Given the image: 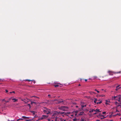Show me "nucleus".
Listing matches in <instances>:
<instances>
[{
    "label": "nucleus",
    "instance_id": "nucleus-1",
    "mask_svg": "<svg viewBox=\"0 0 121 121\" xmlns=\"http://www.w3.org/2000/svg\"><path fill=\"white\" fill-rule=\"evenodd\" d=\"M43 108L45 109H43V112L45 113H46L47 114H49L50 113V109L46 107H44Z\"/></svg>",
    "mask_w": 121,
    "mask_h": 121
},
{
    "label": "nucleus",
    "instance_id": "nucleus-2",
    "mask_svg": "<svg viewBox=\"0 0 121 121\" xmlns=\"http://www.w3.org/2000/svg\"><path fill=\"white\" fill-rule=\"evenodd\" d=\"M68 108L67 107L65 106H62L58 108L59 109L64 111H65L66 110L68 109Z\"/></svg>",
    "mask_w": 121,
    "mask_h": 121
},
{
    "label": "nucleus",
    "instance_id": "nucleus-3",
    "mask_svg": "<svg viewBox=\"0 0 121 121\" xmlns=\"http://www.w3.org/2000/svg\"><path fill=\"white\" fill-rule=\"evenodd\" d=\"M53 101L54 102L56 101V102H55L56 103V104H59L60 103H62L63 102V101H60L59 100H58L57 99H54Z\"/></svg>",
    "mask_w": 121,
    "mask_h": 121
},
{
    "label": "nucleus",
    "instance_id": "nucleus-4",
    "mask_svg": "<svg viewBox=\"0 0 121 121\" xmlns=\"http://www.w3.org/2000/svg\"><path fill=\"white\" fill-rule=\"evenodd\" d=\"M21 100L22 101L24 102L25 103H27L29 101V99L27 98L24 99H21Z\"/></svg>",
    "mask_w": 121,
    "mask_h": 121
},
{
    "label": "nucleus",
    "instance_id": "nucleus-5",
    "mask_svg": "<svg viewBox=\"0 0 121 121\" xmlns=\"http://www.w3.org/2000/svg\"><path fill=\"white\" fill-rule=\"evenodd\" d=\"M48 116H46L44 115H43L42 116V117L40 118L41 120L43 119H45L48 117Z\"/></svg>",
    "mask_w": 121,
    "mask_h": 121
},
{
    "label": "nucleus",
    "instance_id": "nucleus-6",
    "mask_svg": "<svg viewBox=\"0 0 121 121\" xmlns=\"http://www.w3.org/2000/svg\"><path fill=\"white\" fill-rule=\"evenodd\" d=\"M112 97V100L115 99L116 100H117V99H118V96H114V97Z\"/></svg>",
    "mask_w": 121,
    "mask_h": 121
},
{
    "label": "nucleus",
    "instance_id": "nucleus-7",
    "mask_svg": "<svg viewBox=\"0 0 121 121\" xmlns=\"http://www.w3.org/2000/svg\"><path fill=\"white\" fill-rule=\"evenodd\" d=\"M58 113L59 114H64V115H66L67 113L68 114L69 113L68 112H67V113H65L64 112H58Z\"/></svg>",
    "mask_w": 121,
    "mask_h": 121
},
{
    "label": "nucleus",
    "instance_id": "nucleus-8",
    "mask_svg": "<svg viewBox=\"0 0 121 121\" xmlns=\"http://www.w3.org/2000/svg\"><path fill=\"white\" fill-rule=\"evenodd\" d=\"M112 72L109 70L108 71V73H109V75H113V74L112 73Z\"/></svg>",
    "mask_w": 121,
    "mask_h": 121
},
{
    "label": "nucleus",
    "instance_id": "nucleus-9",
    "mask_svg": "<svg viewBox=\"0 0 121 121\" xmlns=\"http://www.w3.org/2000/svg\"><path fill=\"white\" fill-rule=\"evenodd\" d=\"M12 100L14 102H17L18 101V99H12Z\"/></svg>",
    "mask_w": 121,
    "mask_h": 121
},
{
    "label": "nucleus",
    "instance_id": "nucleus-10",
    "mask_svg": "<svg viewBox=\"0 0 121 121\" xmlns=\"http://www.w3.org/2000/svg\"><path fill=\"white\" fill-rule=\"evenodd\" d=\"M103 116V115H100V116H101L103 117H102V118H101V120L103 119H104V118L106 117H104V116Z\"/></svg>",
    "mask_w": 121,
    "mask_h": 121
},
{
    "label": "nucleus",
    "instance_id": "nucleus-11",
    "mask_svg": "<svg viewBox=\"0 0 121 121\" xmlns=\"http://www.w3.org/2000/svg\"><path fill=\"white\" fill-rule=\"evenodd\" d=\"M56 113L53 114L52 115V118H54V117H55V116H56Z\"/></svg>",
    "mask_w": 121,
    "mask_h": 121
},
{
    "label": "nucleus",
    "instance_id": "nucleus-12",
    "mask_svg": "<svg viewBox=\"0 0 121 121\" xmlns=\"http://www.w3.org/2000/svg\"><path fill=\"white\" fill-rule=\"evenodd\" d=\"M97 78V77L96 76H93L92 77V78L93 79H96Z\"/></svg>",
    "mask_w": 121,
    "mask_h": 121
},
{
    "label": "nucleus",
    "instance_id": "nucleus-13",
    "mask_svg": "<svg viewBox=\"0 0 121 121\" xmlns=\"http://www.w3.org/2000/svg\"><path fill=\"white\" fill-rule=\"evenodd\" d=\"M95 111L96 112H100V111L99 110V109H96L95 110Z\"/></svg>",
    "mask_w": 121,
    "mask_h": 121
},
{
    "label": "nucleus",
    "instance_id": "nucleus-14",
    "mask_svg": "<svg viewBox=\"0 0 121 121\" xmlns=\"http://www.w3.org/2000/svg\"><path fill=\"white\" fill-rule=\"evenodd\" d=\"M22 118H24V119L28 118H29V117H26V116H22Z\"/></svg>",
    "mask_w": 121,
    "mask_h": 121
},
{
    "label": "nucleus",
    "instance_id": "nucleus-15",
    "mask_svg": "<svg viewBox=\"0 0 121 121\" xmlns=\"http://www.w3.org/2000/svg\"><path fill=\"white\" fill-rule=\"evenodd\" d=\"M84 113L83 112H80V113L79 114V115H82Z\"/></svg>",
    "mask_w": 121,
    "mask_h": 121
},
{
    "label": "nucleus",
    "instance_id": "nucleus-16",
    "mask_svg": "<svg viewBox=\"0 0 121 121\" xmlns=\"http://www.w3.org/2000/svg\"><path fill=\"white\" fill-rule=\"evenodd\" d=\"M95 110H94L93 109H92L91 111H89V112L90 113H91L92 112H93L94 111H95Z\"/></svg>",
    "mask_w": 121,
    "mask_h": 121
},
{
    "label": "nucleus",
    "instance_id": "nucleus-17",
    "mask_svg": "<svg viewBox=\"0 0 121 121\" xmlns=\"http://www.w3.org/2000/svg\"><path fill=\"white\" fill-rule=\"evenodd\" d=\"M36 104V103L34 102L31 101V104Z\"/></svg>",
    "mask_w": 121,
    "mask_h": 121
},
{
    "label": "nucleus",
    "instance_id": "nucleus-18",
    "mask_svg": "<svg viewBox=\"0 0 121 121\" xmlns=\"http://www.w3.org/2000/svg\"><path fill=\"white\" fill-rule=\"evenodd\" d=\"M32 113H33V114L34 115L35 114V112L33 111H30Z\"/></svg>",
    "mask_w": 121,
    "mask_h": 121
},
{
    "label": "nucleus",
    "instance_id": "nucleus-19",
    "mask_svg": "<svg viewBox=\"0 0 121 121\" xmlns=\"http://www.w3.org/2000/svg\"><path fill=\"white\" fill-rule=\"evenodd\" d=\"M102 102L101 101H100L99 102H97V104H100Z\"/></svg>",
    "mask_w": 121,
    "mask_h": 121
},
{
    "label": "nucleus",
    "instance_id": "nucleus-20",
    "mask_svg": "<svg viewBox=\"0 0 121 121\" xmlns=\"http://www.w3.org/2000/svg\"><path fill=\"white\" fill-rule=\"evenodd\" d=\"M27 105L29 106V108H31V106H30V104H27Z\"/></svg>",
    "mask_w": 121,
    "mask_h": 121
},
{
    "label": "nucleus",
    "instance_id": "nucleus-21",
    "mask_svg": "<svg viewBox=\"0 0 121 121\" xmlns=\"http://www.w3.org/2000/svg\"><path fill=\"white\" fill-rule=\"evenodd\" d=\"M59 86V85H58V84H56V85H55L54 86L55 87H57Z\"/></svg>",
    "mask_w": 121,
    "mask_h": 121
},
{
    "label": "nucleus",
    "instance_id": "nucleus-22",
    "mask_svg": "<svg viewBox=\"0 0 121 121\" xmlns=\"http://www.w3.org/2000/svg\"><path fill=\"white\" fill-rule=\"evenodd\" d=\"M77 120V119L76 118H73V121H76Z\"/></svg>",
    "mask_w": 121,
    "mask_h": 121
},
{
    "label": "nucleus",
    "instance_id": "nucleus-23",
    "mask_svg": "<svg viewBox=\"0 0 121 121\" xmlns=\"http://www.w3.org/2000/svg\"><path fill=\"white\" fill-rule=\"evenodd\" d=\"M118 99H121V96L119 95L118 96Z\"/></svg>",
    "mask_w": 121,
    "mask_h": 121
},
{
    "label": "nucleus",
    "instance_id": "nucleus-24",
    "mask_svg": "<svg viewBox=\"0 0 121 121\" xmlns=\"http://www.w3.org/2000/svg\"><path fill=\"white\" fill-rule=\"evenodd\" d=\"M115 104L116 105H117V104H119V103H118L117 102H115Z\"/></svg>",
    "mask_w": 121,
    "mask_h": 121
},
{
    "label": "nucleus",
    "instance_id": "nucleus-25",
    "mask_svg": "<svg viewBox=\"0 0 121 121\" xmlns=\"http://www.w3.org/2000/svg\"><path fill=\"white\" fill-rule=\"evenodd\" d=\"M96 100H97V99H95L94 101V103H96Z\"/></svg>",
    "mask_w": 121,
    "mask_h": 121
},
{
    "label": "nucleus",
    "instance_id": "nucleus-26",
    "mask_svg": "<svg viewBox=\"0 0 121 121\" xmlns=\"http://www.w3.org/2000/svg\"><path fill=\"white\" fill-rule=\"evenodd\" d=\"M95 91H96L98 93H99V91L97 90L96 89H95Z\"/></svg>",
    "mask_w": 121,
    "mask_h": 121
},
{
    "label": "nucleus",
    "instance_id": "nucleus-27",
    "mask_svg": "<svg viewBox=\"0 0 121 121\" xmlns=\"http://www.w3.org/2000/svg\"><path fill=\"white\" fill-rule=\"evenodd\" d=\"M121 99H117V101H118V102H121Z\"/></svg>",
    "mask_w": 121,
    "mask_h": 121
},
{
    "label": "nucleus",
    "instance_id": "nucleus-28",
    "mask_svg": "<svg viewBox=\"0 0 121 121\" xmlns=\"http://www.w3.org/2000/svg\"><path fill=\"white\" fill-rule=\"evenodd\" d=\"M80 121H84V119H82V118H81V120H80Z\"/></svg>",
    "mask_w": 121,
    "mask_h": 121
},
{
    "label": "nucleus",
    "instance_id": "nucleus-29",
    "mask_svg": "<svg viewBox=\"0 0 121 121\" xmlns=\"http://www.w3.org/2000/svg\"><path fill=\"white\" fill-rule=\"evenodd\" d=\"M82 108H83L84 107H86V105H82Z\"/></svg>",
    "mask_w": 121,
    "mask_h": 121
},
{
    "label": "nucleus",
    "instance_id": "nucleus-30",
    "mask_svg": "<svg viewBox=\"0 0 121 121\" xmlns=\"http://www.w3.org/2000/svg\"><path fill=\"white\" fill-rule=\"evenodd\" d=\"M120 89H119V88H116L115 89V90L116 91H117L118 90Z\"/></svg>",
    "mask_w": 121,
    "mask_h": 121
},
{
    "label": "nucleus",
    "instance_id": "nucleus-31",
    "mask_svg": "<svg viewBox=\"0 0 121 121\" xmlns=\"http://www.w3.org/2000/svg\"><path fill=\"white\" fill-rule=\"evenodd\" d=\"M23 119H21V118H20V119H18L17 120V121H19V120H23Z\"/></svg>",
    "mask_w": 121,
    "mask_h": 121
},
{
    "label": "nucleus",
    "instance_id": "nucleus-32",
    "mask_svg": "<svg viewBox=\"0 0 121 121\" xmlns=\"http://www.w3.org/2000/svg\"><path fill=\"white\" fill-rule=\"evenodd\" d=\"M120 85H118L116 87V88H118V87H119V86H120Z\"/></svg>",
    "mask_w": 121,
    "mask_h": 121
},
{
    "label": "nucleus",
    "instance_id": "nucleus-33",
    "mask_svg": "<svg viewBox=\"0 0 121 121\" xmlns=\"http://www.w3.org/2000/svg\"><path fill=\"white\" fill-rule=\"evenodd\" d=\"M106 102L105 104H108L107 103V102H108V101L107 100H106Z\"/></svg>",
    "mask_w": 121,
    "mask_h": 121
},
{
    "label": "nucleus",
    "instance_id": "nucleus-34",
    "mask_svg": "<svg viewBox=\"0 0 121 121\" xmlns=\"http://www.w3.org/2000/svg\"><path fill=\"white\" fill-rule=\"evenodd\" d=\"M26 81H28L29 82H30V81H32V80H28V79H27L26 80Z\"/></svg>",
    "mask_w": 121,
    "mask_h": 121
},
{
    "label": "nucleus",
    "instance_id": "nucleus-35",
    "mask_svg": "<svg viewBox=\"0 0 121 121\" xmlns=\"http://www.w3.org/2000/svg\"><path fill=\"white\" fill-rule=\"evenodd\" d=\"M102 114H105L106 113V112H103L102 113Z\"/></svg>",
    "mask_w": 121,
    "mask_h": 121
},
{
    "label": "nucleus",
    "instance_id": "nucleus-36",
    "mask_svg": "<svg viewBox=\"0 0 121 121\" xmlns=\"http://www.w3.org/2000/svg\"><path fill=\"white\" fill-rule=\"evenodd\" d=\"M5 91L6 93H7L8 91L7 90H5Z\"/></svg>",
    "mask_w": 121,
    "mask_h": 121
},
{
    "label": "nucleus",
    "instance_id": "nucleus-37",
    "mask_svg": "<svg viewBox=\"0 0 121 121\" xmlns=\"http://www.w3.org/2000/svg\"><path fill=\"white\" fill-rule=\"evenodd\" d=\"M119 106L120 107V108H121V106L120 105H118L117 106V107H119Z\"/></svg>",
    "mask_w": 121,
    "mask_h": 121
},
{
    "label": "nucleus",
    "instance_id": "nucleus-38",
    "mask_svg": "<svg viewBox=\"0 0 121 121\" xmlns=\"http://www.w3.org/2000/svg\"><path fill=\"white\" fill-rule=\"evenodd\" d=\"M60 121H66V120H60Z\"/></svg>",
    "mask_w": 121,
    "mask_h": 121
},
{
    "label": "nucleus",
    "instance_id": "nucleus-39",
    "mask_svg": "<svg viewBox=\"0 0 121 121\" xmlns=\"http://www.w3.org/2000/svg\"><path fill=\"white\" fill-rule=\"evenodd\" d=\"M90 93L91 94H92V93H94V92H90Z\"/></svg>",
    "mask_w": 121,
    "mask_h": 121
},
{
    "label": "nucleus",
    "instance_id": "nucleus-40",
    "mask_svg": "<svg viewBox=\"0 0 121 121\" xmlns=\"http://www.w3.org/2000/svg\"><path fill=\"white\" fill-rule=\"evenodd\" d=\"M9 101H5V102L6 103L8 102H9Z\"/></svg>",
    "mask_w": 121,
    "mask_h": 121
},
{
    "label": "nucleus",
    "instance_id": "nucleus-41",
    "mask_svg": "<svg viewBox=\"0 0 121 121\" xmlns=\"http://www.w3.org/2000/svg\"><path fill=\"white\" fill-rule=\"evenodd\" d=\"M12 92V93H14V94H15V91H13Z\"/></svg>",
    "mask_w": 121,
    "mask_h": 121
},
{
    "label": "nucleus",
    "instance_id": "nucleus-42",
    "mask_svg": "<svg viewBox=\"0 0 121 121\" xmlns=\"http://www.w3.org/2000/svg\"><path fill=\"white\" fill-rule=\"evenodd\" d=\"M36 97V96H31V97Z\"/></svg>",
    "mask_w": 121,
    "mask_h": 121
},
{
    "label": "nucleus",
    "instance_id": "nucleus-43",
    "mask_svg": "<svg viewBox=\"0 0 121 121\" xmlns=\"http://www.w3.org/2000/svg\"><path fill=\"white\" fill-rule=\"evenodd\" d=\"M121 71H119V72H117V73H121Z\"/></svg>",
    "mask_w": 121,
    "mask_h": 121
},
{
    "label": "nucleus",
    "instance_id": "nucleus-44",
    "mask_svg": "<svg viewBox=\"0 0 121 121\" xmlns=\"http://www.w3.org/2000/svg\"><path fill=\"white\" fill-rule=\"evenodd\" d=\"M48 97H50V96H51V95H49H49H48Z\"/></svg>",
    "mask_w": 121,
    "mask_h": 121
},
{
    "label": "nucleus",
    "instance_id": "nucleus-45",
    "mask_svg": "<svg viewBox=\"0 0 121 121\" xmlns=\"http://www.w3.org/2000/svg\"><path fill=\"white\" fill-rule=\"evenodd\" d=\"M97 114V113L96 112H95L93 114Z\"/></svg>",
    "mask_w": 121,
    "mask_h": 121
},
{
    "label": "nucleus",
    "instance_id": "nucleus-46",
    "mask_svg": "<svg viewBox=\"0 0 121 121\" xmlns=\"http://www.w3.org/2000/svg\"><path fill=\"white\" fill-rule=\"evenodd\" d=\"M87 81V80L86 79H85V81H86V82Z\"/></svg>",
    "mask_w": 121,
    "mask_h": 121
},
{
    "label": "nucleus",
    "instance_id": "nucleus-47",
    "mask_svg": "<svg viewBox=\"0 0 121 121\" xmlns=\"http://www.w3.org/2000/svg\"><path fill=\"white\" fill-rule=\"evenodd\" d=\"M5 101L4 99H3L2 100V101Z\"/></svg>",
    "mask_w": 121,
    "mask_h": 121
},
{
    "label": "nucleus",
    "instance_id": "nucleus-48",
    "mask_svg": "<svg viewBox=\"0 0 121 121\" xmlns=\"http://www.w3.org/2000/svg\"><path fill=\"white\" fill-rule=\"evenodd\" d=\"M119 89H121V87H119Z\"/></svg>",
    "mask_w": 121,
    "mask_h": 121
},
{
    "label": "nucleus",
    "instance_id": "nucleus-49",
    "mask_svg": "<svg viewBox=\"0 0 121 121\" xmlns=\"http://www.w3.org/2000/svg\"><path fill=\"white\" fill-rule=\"evenodd\" d=\"M36 98H38V99H39V97H36Z\"/></svg>",
    "mask_w": 121,
    "mask_h": 121
},
{
    "label": "nucleus",
    "instance_id": "nucleus-50",
    "mask_svg": "<svg viewBox=\"0 0 121 121\" xmlns=\"http://www.w3.org/2000/svg\"><path fill=\"white\" fill-rule=\"evenodd\" d=\"M116 112H119V111H118V110L117 109L116 110Z\"/></svg>",
    "mask_w": 121,
    "mask_h": 121
},
{
    "label": "nucleus",
    "instance_id": "nucleus-51",
    "mask_svg": "<svg viewBox=\"0 0 121 121\" xmlns=\"http://www.w3.org/2000/svg\"><path fill=\"white\" fill-rule=\"evenodd\" d=\"M113 121V120H110L109 121Z\"/></svg>",
    "mask_w": 121,
    "mask_h": 121
},
{
    "label": "nucleus",
    "instance_id": "nucleus-52",
    "mask_svg": "<svg viewBox=\"0 0 121 121\" xmlns=\"http://www.w3.org/2000/svg\"><path fill=\"white\" fill-rule=\"evenodd\" d=\"M12 93V92H10V94H11Z\"/></svg>",
    "mask_w": 121,
    "mask_h": 121
},
{
    "label": "nucleus",
    "instance_id": "nucleus-53",
    "mask_svg": "<svg viewBox=\"0 0 121 121\" xmlns=\"http://www.w3.org/2000/svg\"><path fill=\"white\" fill-rule=\"evenodd\" d=\"M48 121H50V120L49 119H48Z\"/></svg>",
    "mask_w": 121,
    "mask_h": 121
},
{
    "label": "nucleus",
    "instance_id": "nucleus-54",
    "mask_svg": "<svg viewBox=\"0 0 121 121\" xmlns=\"http://www.w3.org/2000/svg\"><path fill=\"white\" fill-rule=\"evenodd\" d=\"M30 120H26V121H29Z\"/></svg>",
    "mask_w": 121,
    "mask_h": 121
},
{
    "label": "nucleus",
    "instance_id": "nucleus-55",
    "mask_svg": "<svg viewBox=\"0 0 121 121\" xmlns=\"http://www.w3.org/2000/svg\"><path fill=\"white\" fill-rule=\"evenodd\" d=\"M78 86H80V84H79V85H78Z\"/></svg>",
    "mask_w": 121,
    "mask_h": 121
},
{
    "label": "nucleus",
    "instance_id": "nucleus-56",
    "mask_svg": "<svg viewBox=\"0 0 121 121\" xmlns=\"http://www.w3.org/2000/svg\"><path fill=\"white\" fill-rule=\"evenodd\" d=\"M76 107H77V108H78V106H76Z\"/></svg>",
    "mask_w": 121,
    "mask_h": 121
},
{
    "label": "nucleus",
    "instance_id": "nucleus-57",
    "mask_svg": "<svg viewBox=\"0 0 121 121\" xmlns=\"http://www.w3.org/2000/svg\"><path fill=\"white\" fill-rule=\"evenodd\" d=\"M19 98L21 99H22L20 97Z\"/></svg>",
    "mask_w": 121,
    "mask_h": 121
},
{
    "label": "nucleus",
    "instance_id": "nucleus-58",
    "mask_svg": "<svg viewBox=\"0 0 121 121\" xmlns=\"http://www.w3.org/2000/svg\"><path fill=\"white\" fill-rule=\"evenodd\" d=\"M56 119L55 120V121H56Z\"/></svg>",
    "mask_w": 121,
    "mask_h": 121
},
{
    "label": "nucleus",
    "instance_id": "nucleus-59",
    "mask_svg": "<svg viewBox=\"0 0 121 121\" xmlns=\"http://www.w3.org/2000/svg\"><path fill=\"white\" fill-rule=\"evenodd\" d=\"M35 81H34V83H35Z\"/></svg>",
    "mask_w": 121,
    "mask_h": 121
},
{
    "label": "nucleus",
    "instance_id": "nucleus-60",
    "mask_svg": "<svg viewBox=\"0 0 121 121\" xmlns=\"http://www.w3.org/2000/svg\"><path fill=\"white\" fill-rule=\"evenodd\" d=\"M97 121H99V120H97Z\"/></svg>",
    "mask_w": 121,
    "mask_h": 121
},
{
    "label": "nucleus",
    "instance_id": "nucleus-61",
    "mask_svg": "<svg viewBox=\"0 0 121 121\" xmlns=\"http://www.w3.org/2000/svg\"><path fill=\"white\" fill-rule=\"evenodd\" d=\"M1 80V79H0V80Z\"/></svg>",
    "mask_w": 121,
    "mask_h": 121
},
{
    "label": "nucleus",
    "instance_id": "nucleus-62",
    "mask_svg": "<svg viewBox=\"0 0 121 121\" xmlns=\"http://www.w3.org/2000/svg\"><path fill=\"white\" fill-rule=\"evenodd\" d=\"M52 121H53V120H52Z\"/></svg>",
    "mask_w": 121,
    "mask_h": 121
}]
</instances>
